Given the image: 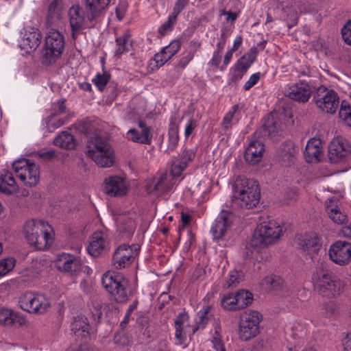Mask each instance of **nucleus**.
I'll return each mask as SVG.
<instances>
[{
    "label": "nucleus",
    "instance_id": "obj_46",
    "mask_svg": "<svg viewBox=\"0 0 351 351\" xmlns=\"http://www.w3.org/2000/svg\"><path fill=\"white\" fill-rule=\"evenodd\" d=\"M117 48L116 49V54L121 55L125 51H128V37L123 35L116 39Z\"/></svg>",
    "mask_w": 351,
    "mask_h": 351
},
{
    "label": "nucleus",
    "instance_id": "obj_34",
    "mask_svg": "<svg viewBox=\"0 0 351 351\" xmlns=\"http://www.w3.org/2000/svg\"><path fill=\"white\" fill-rule=\"evenodd\" d=\"M189 315L185 313H180L175 319L176 333L175 336L179 344H182L185 337L182 335L184 324L188 321Z\"/></svg>",
    "mask_w": 351,
    "mask_h": 351
},
{
    "label": "nucleus",
    "instance_id": "obj_48",
    "mask_svg": "<svg viewBox=\"0 0 351 351\" xmlns=\"http://www.w3.org/2000/svg\"><path fill=\"white\" fill-rule=\"evenodd\" d=\"M177 18L171 14L168 20L164 23L158 29V32L160 35H165L167 32L171 31L174 24L176 23Z\"/></svg>",
    "mask_w": 351,
    "mask_h": 351
},
{
    "label": "nucleus",
    "instance_id": "obj_32",
    "mask_svg": "<svg viewBox=\"0 0 351 351\" xmlns=\"http://www.w3.org/2000/svg\"><path fill=\"white\" fill-rule=\"evenodd\" d=\"M178 132V125L176 123L171 122L168 132L167 147L165 152L169 154L176 149L179 142Z\"/></svg>",
    "mask_w": 351,
    "mask_h": 351
},
{
    "label": "nucleus",
    "instance_id": "obj_49",
    "mask_svg": "<svg viewBox=\"0 0 351 351\" xmlns=\"http://www.w3.org/2000/svg\"><path fill=\"white\" fill-rule=\"evenodd\" d=\"M12 313L13 312L9 309L0 308V324L12 325Z\"/></svg>",
    "mask_w": 351,
    "mask_h": 351
},
{
    "label": "nucleus",
    "instance_id": "obj_22",
    "mask_svg": "<svg viewBox=\"0 0 351 351\" xmlns=\"http://www.w3.org/2000/svg\"><path fill=\"white\" fill-rule=\"evenodd\" d=\"M296 154L295 143L291 141L283 142L277 149V157L282 165L285 166L294 163Z\"/></svg>",
    "mask_w": 351,
    "mask_h": 351
},
{
    "label": "nucleus",
    "instance_id": "obj_52",
    "mask_svg": "<svg viewBox=\"0 0 351 351\" xmlns=\"http://www.w3.org/2000/svg\"><path fill=\"white\" fill-rule=\"evenodd\" d=\"M189 3V0H178L175 3L171 14L177 18L179 14L188 5Z\"/></svg>",
    "mask_w": 351,
    "mask_h": 351
},
{
    "label": "nucleus",
    "instance_id": "obj_2",
    "mask_svg": "<svg viewBox=\"0 0 351 351\" xmlns=\"http://www.w3.org/2000/svg\"><path fill=\"white\" fill-rule=\"evenodd\" d=\"M110 0H85V10L87 14V21L90 24L86 25L84 12L80 5H73L69 12L70 16V25L73 32L75 34L86 27H93V22L101 15L103 10L109 4Z\"/></svg>",
    "mask_w": 351,
    "mask_h": 351
},
{
    "label": "nucleus",
    "instance_id": "obj_3",
    "mask_svg": "<svg viewBox=\"0 0 351 351\" xmlns=\"http://www.w3.org/2000/svg\"><path fill=\"white\" fill-rule=\"evenodd\" d=\"M312 280L314 290L326 298H332L340 294L343 287L342 282L323 263L317 265L313 273Z\"/></svg>",
    "mask_w": 351,
    "mask_h": 351
},
{
    "label": "nucleus",
    "instance_id": "obj_16",
    "mask_svg": "<svg viewBox=\"0 0 351 351\" xmlns=\"http://www.w3.org/2000/svg\"><path fill=\"white\" fill-rule=\"evenodd\" d=\"M82 264L80 258L66 253L58 254L54 261V266L58 270L69 274L79 271L81 269Z\"/></svg>",
    "mask_w": 351,
    "mask_h": 351
},
{
    "label": "nucleus",
    "instance_id": "obj_8",
    "mask_svg": "<svg viewBox=\"0 0 351 351\" xmlns=\"http://www.w3.org/2000/svg\"><path fill=\"white\" fill-rule=\"evenodd\" d=\"M64 38L55 29L49 32L45 38L42 56L43 64L50 65L60 58L64 48Z\"/></svg>",
    "mask_w": 351,
    "mask_h": 351
},
{
    "label": "nucleus",
    "instance_id": "obj_26",
    "mask_svg": "<svg viewBox=\"0 0 351 351\" xmlns=\"http://www.w3.org/2000/svg\"><path fill=\"white\" fill-rule=\"evenodd\" d=\"M181 43L178 40H173L168 46L162 49L159 53L154 56L158 66L164 65L180 49Z\"/></svg>",
    "mask_w": 351,
    "mask_h": 351
},
{
    "label": "nucleus",
    "instance_id": "obj_40",
    "mask_svg": "<svg viewBox=\"0 0 351 351\" xmlns=\"http://www.w3.org/2000/svg\"><path fill=\"white\" fill-rule=\"evenodd\" d=\"M212 316L210 313V306H204L198 313V320L197 321V326L193 329V333L194 334L198 328H204L208 324V320Z\"/></svg>",
    "mask_w": 351,
    "mask_h": 351
},
{
    "label": "nucleus",
    "instance_id": "obj_43",
    "mask_svg": "<svg viewBox=\"0 0 351 351\" xmlns=\"http://www.w3.org/2000/svg\"><path fill=\"white\" fill-rule=\"evenodd\" d=\"M110 79V74L108 72H104L103 74L97 73L93 80V82L97 86L100 91H102Z\"/></svg>",
    "mask_w": 351,
    "mask_h": 351
},
{
    "label": "nucleus",
    "instance_id": "obj_41",
    "mask_svg": "<svg viewBox=\"0 0 351 351\" xmlns=\"http://www.w3.org/2000/svg\"><path fill=\"white\" fill-rule=\"evenodd\" d=\"M339 117L344 124L351 128V106L345 100L340 105Z\"/></svg>",
    "mask_w": 351,
    "mask_h": 351
},
{
    "label": "nucleus",
    "instance_id": "obj_12",
    "mask_svg": "<svg viewBox=\"0 0 351 351\" xmlns=\"http://www.w3.org/2000/svg\"><path fill=\"white\" fill-rule=\"evenodd\" d=\"M19 307L29 313L43 314L50 307V302L43 295L33 292L23 293L18 301Z\"/></svg>",
    "mask_w": 351,
    "mask_h": 351
},
{
    "label": "nucleus",
    "instance_id": "obj_30",
    "mask_svg": "<svg viewBox=\"0 0 351 351\" xmlns=\"http://www.w3.org/2000/svg\"><path fill=\"white\" fill-rule=\"evenodd\" d=\"M322 154L321 148L316 141H309L305 147L304 152L305 159L308 162H318L320 160Z\"/></svg>",
    "mask_w": 351,
    "mask_h": 351
},
{
    "label": "nucleus",
    "instance_id": "obj_4",
    "mask_svg": "<svg viewBox=\"0 0 351 351\" xmlns=\"http://www.w3.org/2000/svg\"><path fill=\"white\" fill-rule=\"evenodd\" d=\"M51 228L43 220H30L24 226L25 237L27 243L35 249L43 250L53 242Z\"/></svg>",
    "mask_w": 351,
    "mask_h": 351
},
{
    "label": "nucleus",
    "instance_id": "obj_62",
    "mask_svg": "<svg viewBox=\"0 0 351 351\" xmlns=\"http://www.w3.org/2000/svg\"><path fill=\"white\" fill-rule=\"evenodd\" d=\"M38 156L40 158L44 159L45 160H49L53 158L56 156V153L53 150L40 152L38 153Z\"/></svg>",
    "mask_w": 351,
    "mask_h": 351
},
{
    "label": "nucleus",
    "instance_id": "obj_14",
    "mask_svg": "<svg viewBox=\"0 0 351 351\" xmlns=\"http://www.w3.org/2000/svg\"><path fill=\"white\" fill-rule=\"evenodd\" d=\"M71 330L78 342V349L82 350L84 346L90 341V324L88 319L84 315H78L74 317L71 323Z\"/></svg>",
    "mask_w": 351,
    "mask_h": 351
},
{
    "label": "nucleus",
    "instance_id": "obj_60",
    "mask_svg": "<svg viewBox=\"0 0 351 351\" xmlns=\"http://www.w3.org/2000/svg\"><path fill=\"white\" fill-rule=\"evenodd\" d=\"M196 127V121L193 119H191L185 128L184 135L186 138L189 137Z\"/></svg>",
    "mask_w": 351,
    "mask_h": 351
},
{
    "label": "nucleus",
    "instance_id": "obj_7",
    "mask_svg": "<svg viewBox=\"0 0 351 351\" xmlns=\"http://www.w3.org/2000/svg\"><path fill=\"white\" fill-rule=\"evenodd\" d=\"M282 234V228L274 220L264 221L255 229L250 245L254 249H262L275 243Z\"/></svg>",
    "mask_w": 351,
    "mask_h": 351
},
{
    "label": "nucleus",
    "instance_id": "obj_23",
    "mask_svg": "<svg viewBox=\"0 0 351 351\" xmlns=\"http://www.w3.org/2000/svg\"><path fill=\"white\" fill-rule=\"evenodd\" d=\"M264 152V144L260 141H253L245 149V160L250 165H256L262 160Z\"/></svg>",
    "mask_w": 351,
    "mask_h": 351
},
{
    "label": "nucleus",
    "instance_id": "obj_44",
    "mask_svg": "<svg viewBox=\"0 0 351 351\" xmlns=\"http://www.w3.org/2000/svg\"><path fill=\"white\" fill-rule=\"evenodd\" d=\"M239 108V105L236 104L233 106L232 109L226 114L221 123V126L224 130H228L232 128L233 117Z\"/></svg>",
    "mask_w": 351,
    "mask_h": 351
},
{
    "label": "nucleus",
    "instance_id": "obj_27",
    "mask_svg": "<svg viewBox=\"0 0 351 351\" xmlns=\"http://www.w3.org/2000/svg\"><path fill=\"white\" fill-rule=\"evenodd\" d=\"M39 168L38 166L33 162L29 168L23 169V172H19L17 176L19 178L29 186H35L39 181Z\"/></svg>",
    "mask_w": 351,
    "mask_h": 351
},
{
    "label": "nucleus",
    "instance_id": "obj_50",
    "mask_svg": "<svg viewBox=\"0 0 351 351\" xmlns=\"http://www.w3.org/2000/svg\"><path fill=\"white\" fill-rule=\"evenodd\" d=\"M213 347L216 351H226L221 336L216 330L212 339Z\"/></svg>",
    "mask_w": 351,
    "mask_h": 351
},
{
    "label": "nucleus",
    "instance_id": "obj_13",
    "mask_svg": "<svg viewBox=\"0 0 351 351\" xmlns=\"http://www.w3.org/2000/svg\"><path fill=\"white\" fill-rule=\"evenodd\" d=\"M328 158L333 163L349 160L351 158V145L342 137L334 138L328 145Z\"/></svg>",
    "mask_w": 351,
    "mask_h": 351
},
{
    "label": "nucleus",
    "instance_id": "obj_9",
    "mask_svg": "<svg viewBox=\"0 0 351 351\" xmlns=\"http://www.w3.org/2000/svg\"><path fill=\"white\" fill-rule=\"evenodd\" d=\"M235 215L231 211L223 210L217 217L211 228L213 239L217 241L219 245L226 247L231 244L229 242L231 238L230 228L234 220Z\"/></svg>",
    "mask_w": 351,
    "mask_h": 351
},
{
    "label": "nucleus",
    "instance_id": "obj_57",
    "mask_svg": "<svg viewBox=\"0 0 351 351\" xmlns=\"http://www.w3.org/2000/svg\"><path fill=\"white\" fill-rule=\"evenodd\" d=\"M256 48L254 47L251 49L250 52L247 53L243 56H242L241 59L252 64L256 59Z\"/></svg>",
    "mask_w": 351,
    "mask_h": 351
},
{
    "label": "nucleus",
    "instance_id": "obj_29",
    "mask_svg": "<svg viewBox=\"0 0 351 351\" xmlns=\"http://www.w3.org/2000/svg\"><path fill=\"white\" fill-rule=\"evenodd\" d=\"M263 126L267 136L273 141L278 140L282 136L280 124L273 115L268 116Z\"/></svg>",
    "mask_w": 351,
    "mask_h": 351
},
{
    "label": "nucleus",
    "instance_id": "obj_51",
    "mask_svg": "<svg viewBox=\"0 0 351 351\" xmlns=\"http://www.w3.org/2000/svg\"><path fill=\"white\" fill-rule=\"evenodd\" d=\"M342 38L345 42L351 45V20L343 27L341 29Z\"/></svg>",
    "mask_w": 351,
    "mask_h": 351
},
{
    "label": "nucleus",
    "instance_id": "obj_19",
    "mask_svg": "<svg viewBox=\"0 0 351 351\" xmlns=\"http://www.w3.org/2000/svg\"><path fill=\"white\" fill-rule=\"evenodd\" d=\"M311 93L310 82L306 80H300L288 88L287 96L298 102L306 103L310 99Z\"/></svg>",
    "mask_w": 351,
    "mask_h": 351
},
{
    "label": "nucleus",
    "instance_id": "obj_53",
    "mask_svg": "<svg viewBox=\"0 0 351 351\" xmlns=\"http://www.w3.org/2000/svg\"><path fill=\"white\" fill-rule=\"evenodd\" d=\"M66 112V105L64 104V101L59 100L56 104L54 105L53 112L51 116L49 117L50 121H51L56 116L61 113H64Z\"/></svg>",
    "mask_w": 351,
    "mask_h": 351
},
{
    "label": "nucleus",
    "instance_id": "obj_17",
    "mask_svg": "<svg viewBox=\"0 0 351 351\" xmlns=\"http://www.w3.org/2000/svg\"><path fill=\"white\" fill-rule=\"evenodd\" d=\"M135 255L134 250L130 245H121L113 254L112 264L117 269L125 268L133 262Z\"/></svg>",
    "mask_w": 351,
    "mask_h": 351
},
{
    "label": "nucleus",
    "instance_id": "obj_54",
    "mask_svg": "<svg viewBox=\"0 0 351 351\" xmlns=\"http://www.w3.org/2000/svg\"><path fill=\"white\" fill-rule=\"evenodd\" d=\"M261 78V73H256L251 75L249 80L245 84L243 88L245 90H250L252 86H254Z\"/></svg>",
    "mask_w": 351,
    "mask_h": 351
},
{
    "label": "nucleus",
    "instance_id": "obj_21",
    "mask_svg": "<svg viewBox=\"0 0 351 351\" xmlns=\"http://www.w3.org/2000/svg\"><path fill=\"white\" fill-rule=\"evenodd\" d=\"M109 244V241L103 232H96L91 237L87 250L90 255L97 257L108 250Z\"/></svg>",
    "mask_w": 351,
    "mask_h": 351
},
{
    "label": "nucleus",
    "instance_id": "obj_36",
    "mask_svg": "<svg viewBox=\"0 0 351 351\" xmlns=\"http://www.w3.org/2000/svg\"><path fill=\"white\" fill-rule=\"evenodd\" d=\"M244 279V274L241 271L236 269L230 271L227 280L223 285V287L226 289L234 288L239 285Z\"/></svg>",
    "mask_w": 351,
    "mask_h": 351
},
{
    "label": "nucleus",
    "instance_id": "obj_25",
    "mask_svg": "<svg viewBox=\"0 0 351 351\" xmlns=\"http://www.w3.org/2000/svg\"><path fill=\"white\" fill-rule=\"evenodd\" d=\"M318 241L315 233H305L298 239V245L304 252L313 255L319 251Z\"/></svg>",
    "mask_w": 351,
    "mask_h": 351
},
{
    "label": "nucleus",
    "instance_id": "obj_58",
    "mask_svg": "<svg viewBox=\"0 0 351 351\" xmlns=\"http://www.w3.org/2000/svg\"><path fill=\"white\" fill-rule=\"evenodd\" d=\"M194 56L192 54L187 53V54L182 57L177 64V67L184 69L186 65L193 59Z\"/></svg>",
    "mask_w": 351,
    "mask_h": 351
},
{
    "label": "nucleus",
    "instance_id": "obj_61",
    "mask_svg": "<svg viewBox=\"0 0 351 351\" xmlns=\"http://www.w3.org/2000/svg\"><path fill=\"white\" fill-rule=\"evenodd\" d=\"M12 325H18L19 326H21L24 325L26 322V320L23 317L19 316L14 313H12Z\"/></svg>",
    "mask_w": 351,
    "mask_h": 351
},
{
    "label": "nucleus",
    "instance_id": "obj_28",
    "mask_svg": "<svg viewBox=\"0 0 351 351\" xmlns=\"http://www.w3.org/2000/svg\"><path fill=\"white\" fill-rule=\"evenodd\" d=\"M18 189L15 179L11 172L3 169L0 176V191L8 195L15 193Z\"/></svg>",
    "mask_w": 351,
    "mask_h": 351
},
{
    "label": "nucleus",
    "instance_id": "obj_20",
    "mask_svg": "<svg viewBox=\"0 0 351 351\" xmlns=\"http://www.w3.org/2000/svg\"><path fill=\"white\" fill-rule=\"evenodd\" d=\"M103 190L105 193L110 197H121L127 193L125 180L119 176H112L106 178L103 185Z\"/></svg>",
    "mask_w": 351,
    "mask_h": 351
},
{
    "label": "nucleus",
    "instance_id": "obj_24",
    "mask_svg": "<svg viewBox=\"0 0 351 351\" xmlns=\"http://www.w3.org/2000/svg\"><path fill=\"white\" fill-rule=\"evenodd\" d=\"M62 4L61 0H53L48 8V14L46 19V25L51 30L61 23Z\"/></svg>",
    "mask_w": 351,
    "mask_h": 351
},
{
    "label": "nucleus",
    "instance_id": "obj_11",
    "mask_svg": "<svg viewBox=\"0 0 351 351\" xmlns=\"http://www.w3.org/2000/svg\"><path fill=\"white\" fill-rule=\"evenodd\" d=\"M261 315L256 311H245L241 316L239 322V337L243 341H249L259 333Z\"/></svg>",
    "mask_w": 351,
    "mask_h": 351
},
{
    "label": "nucleus",
    "instance_id": "obj_15",
    "mask_svg": "<svg viewBox=\"0 0 351 351\" xmlns=\"http://www.w3.org/2000/svg\"><path fill=\"white\" fill-rule=\"evenodd\" d=\"M328 254L335 263L346 265L351 260V243L346 241H337L330 245Z\"/></svg>",
    "mask_w": 351,
    "mask_h": 351
},
{
    "label": "nucleus",
    "instance_id": "obj_6",
    "mask_svg": "<svg viewBox=\"0 0 351 351\" xmlns=\"http://www.w3.org/2000/svg\"><path fill=\"white\" fill-rule=\"evenodd\" d=\"M86 154L101 167H109L114 163V154L110 145L98 134L91 136L87 143Z\"/></svg>",
    "mask_w": 351,
    "mask_h": 351
},
{
    "label": "nucleus",
    "instance_id": "obj_47",
    "mask_svg": "<svg viewBox=\"0 0 351 351\" xmlns=\"http://www.w3.org/2000/svg\"><path fill=\"white\" fill-rule=\"evenodd\" d=\"M33 162L25 158H21L14 161L12 163V167L16 174V176L19 174V172H23V169L29 168Z\"/></svg>",
    "mask_w": 351,
    "mask_h": 351
},
{
    "label": "nucleus",
    "instance_id": "obj_39",
    "mask_svg": "<svg viewBox=\"0 0 351 351\" xmlns=\"http://www.w3.org/2000/svg\"><path fill=\"white\" fill-rule=\"evenodd\" d=\"M174 183L172 181L167 180V176L166 173H162L160 176L158 181L155 183L154 191H158L162 193L169 192L173 189Z\"/></svg>",
    "mask_w": 351,
    "mask_h": 351
},
{
    "label": "nucleus",
    "instance_id": "obj_38",
    "mask_svg": "<svg viewBox=\"0 0 351 351\" xmlns=\"http://www.w3.org/2000/svg\"><path fill=\"white\" fill-rule=\"evenodd\" d=\"M326 211L329 217L337 224H342L347 219V216L340 211L337 205L327 204Z\"/></svg>",
    "mask_w": 351,
    "mask_h": 351
},
{
    "label": "nucleus",
    "instance_id": "obj_56",
    "mask_svg": "<svg viewBox=\"0 0 351 351\" xmlns=\"http://www.w3.org/2000/svg\"><path fill=\"white\" fill-rule=\"evenodd\" d=\"M250 66L251 64L250 63L247 62L245 60H243L242 59H240L237 61L234 66V69L237 71H239L245 74L247 69L250 67Z\"/></svg>",
    "mask_w": 351,
    "mask_h": 351
},
{
    "label": "nucleus",
    "instance_id": "obj_64",
    "mask_svg": "<svg viewBox=\"0 0 351 351\" xmlns=\"http://www.w3.org/2000/svg\"><path fill=\"white\" fill-rule=\"evenodd\" d=\"M342 343L345 351H351V332L343 339Z\"/></svg>",
    "mask_w": 351,
    "mask_h": 351
},
{
    "label": "nucleus",
    "instance_id": "obj_1",
    "mask_svg": "<svg viewBox=\"0 0 351 351\" xmlns=\"http://www.w3.org/2000/svg\"><path fill=\"white\" fill-rule=\"evenodd\" d=\"M232 206L252 209L260 202L261 189L255 180L239 176L232 184Z\"/></svg>",
    "mask_w": 351,
    "mask_h": 351
},
{
    "label": "nucleus",
    "instance_id": "obj_31",
    "mask_svg": "<svg viewBox=\"0 0 351 351\" xmlns=\"http://www.w3.org/2000/svg\"><path fill=\"white\" fill-rule=\"evenodd\" d=\"M53 143L55 145L66 149H73L77 145V142L73 136L67 132H62L56 136Z\"/></svg>",
    "mask_w": 351,
    "mask_h": 351
},
{
    "label": "nucleus",
    "instance_id": "obj_10",
    "mask_svg": "<svg viewBox=\"0 0 351 351\" xmlns=\"http://www.w3.org/2000/svg\"><path fill=\"white\" fill-rule=\"evenodd\" d=\"M313 99L316 107L325 114H335L339 106L338 94L335 90L323 86L316 89Z\"/></svg>",
    "mask_w": 351,
    "mask_h": 351
},
{
    "label": "nucleus",
    "instance_id": "obj_18",
    "mask_svg": "<svg viewBox=\"0 0 351 351\" xmlns=\"http://www.w3.org/2000/svg\"><path fill=\"white\" fill-rule=\"evenodd\" d=\"M42 39L40 32L36 28L29 27L23 33L19 46L27 53L34 51L40 45Z\"/></svg>",
    "mask_w": 351,
    "mask_h": 351
},
{
    "label": "nucleus",
    "instance_id": "obj_33",
    "mask_svg": "<svg viewBox=\"0 0 351 351\" xmlns=\"http://www.w3.org/2000/svg\"><path fill=\"white\" fill-rule=\"evenodd\" d=\"M128 139L134 142L149 145L152 141V134L149 130L139 133L136 129H131L127 133Z\"/></svg>",
    "mask_w": 351,
    "mask_h": 351
},
{
    "label": "nucleus",
    "instance_id": "obj_5",
    "mask_svg": "<svg viewBox=\"0 0 351 351\" xmlns=\"http://www.w3.org/2000/svg\"><path fill=\"white\" fill-rule=\"evenodd\" d=\"M101 282L105 289L117 302H126L132 295L129 280L120 273H105L102 276Z\"/></svg>",
    "mask_w": 351,
    "mask_h": 351
},
{
    "label": "nucleus",
    "instance_id": "obj_35",
    "mask_svg": "<svg viewBox=\"0 0 351 351\" xmlns=\"http://www.w3.org/2000/svg\"><path fill=\"white\" fill-rule=\"evenodd\" d=\"M283 283L284 280L281 277L276 275H271L263 279L262 285L267 290L278 291L282 287Z\"/></svg>",
    "mask_w": 351,
    "mask_h": 351
},
{
    "label": "nucleus",
    "instance_id": "obj_45",
    "mask_svg": "<svg viewBox=\"0 0 351 351\" xmlns=\"http://www.w3.org/2000/svg\"><path fill=\"white\" fill-rule=\"evenodd\" d=\"M235 299L234 295L228 294L221 299V305L227 310L235 311L237 306Z\"/></svg>",
    "mask_w": 351,
    "mask_h": 351
},
{
    "label": "nucleus",
    "instance_id": "obj_59",
    "mask_svg": "<svg viewBox=\"0 0 351 351\" xmlns=\"http://www.w3.org/2000/svg\"><path fill=\"white\" fill-rule=\"evenodd\" d=\"M201 42L198 40H193L189 43V50L188 51L189 53L192 54V56H195V53L201 47Z\"/></svg>",
    "mask_w": 351,
    "mask_h": 351
},
{
    "label": "nucleus",
    "instance_id": "obj_63",
    "mask_svg": "<svg viewBox=\"0 0 351 351\" xmlns=\"http://www.w3.org/2000/svg\"><path fill=\"white\" fill-rule=\"evenodd\" d=\"M78 130L81 133L89 134L92 132L91 124L90 123H83L79 125Z\"/></svg>",
    "mask_w": 351,
    "mask_h": 351
},
{
    "label": "nucleus",
    "instance_id": "obj_55",
    "mask_svg": "<svg viewBox=\"0 0 351 351\" xmlns=\"http://www.w3.org/2000/svg\"><path fill=\"white\" fill-rule=\"evenodd\" d=\"M195 156V153L193 150L185 149L182 154L180 160H182V162H186V164L189 165V163L193 160Z\"/></svg>",
    "mask_w": 351,
    "mask_h": 351
},
{
    "label": "nucleus",
    "instance_id": "obj_42",
    "mask_svg": "<svg viewBox=\"0 0 351 351\" xmlns=\"http://www.w3.org/2000/svg\"><path fill=\"white\" fill-rule=\"evenodd\" d=\"M15 260L12 258H6L0 261V278L6 275L14 267Z\"/></svg>",
    "mask_w": 351,
    "mask_h": 351
},
{
    "label": "nucleus",
    "instance_id": "obj_37",
    "mask_svg": "<svg viewBox=\"0 0 351 351\" xmlns=\"http://www.w3.org/2000/svg\"><path fill=\"white\" fill-rule=\"evenodd\" d=\"M234 296L236 298L235 301L237 304L236 306L237 310L246 307L252 304L253 300V295L252 293L247 291L241 290L238 291Z\"/></svg>",
    "mask_w": 351,
    "mask_h": 351
}]
</instances>
